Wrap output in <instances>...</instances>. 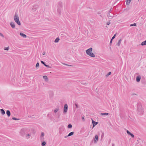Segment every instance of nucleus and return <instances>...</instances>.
Wrapping results in <instances>:
<instances>
[{
	"instance_id": "7",
	"label": "nucleus",
	"mask_w": 146,
	"mask_h": 146,
	"mask_svg": "<svg viewBox=\"0 0 146 146\" xmlns=\"http://www.w3.org/2000/svg\"><path fill=\"white\" fill-rule=\"evenodd\" d=\"M98 136L97 135H95L94 139V142L95 143H97L98 141Z\"/></svg>"
},
{
	"instance_id": "16",
	"label": "nucleus",
	"mask_w": 146,
	"mask_h": 146,
	"mask_svg": "<svg viewBox=\"0 0 146 146\" xmlns=\"http://www.w3.org/2000/svg\"><path fill=\"white\" fill-rule=\"evenodd\" d=\"M43 78L46 81H47L48 80V79L46 76H43Z\"/></svg>"
},
{
	"instance_id": "35",
	"label": "nucleus",
	"mask_w": 146,
	"mask_h": 146,
	"mask_svg": "<svg viewBox=\"0 0 146 146\" xmlns=\"http://www.w3.org/2000/svg\"><path fill=\"white\" fill-rule=\"evenodd\" d=\"M104 133L103 132L102 133L101 135V138H102L104 137Z\"/></svg>"
},
{
	"instance_id": "44",
	"label": "nucleus",
	"mask_w": 146,
	"mask_h": 146,
	"mask_svg": "<svg viewBox=\"0 0 146 146\" xmlns=\"http://www.w3.org/2000/svg\"><path fill=\"white\" fill-rule=\"evenodd\" d=\"M111 139H109V141H108L109 143H110L111 142Z\"/></svg>"
},
{
	"instance_id": "3",
	"label": "nucleus",
	"mask_w": 146,
	"mask_h": 146,
	"mask_svg": "<svg viewBox=\"0 0 146 146\" xmlns=\"http://www.w3.org/2000/svg\"><path fill=\"white\" fill-rule=\"evenodd\" d=\"M62 4L61 2H60L58 3V5L57 12L59 14H61V10L62 8Z\"/></svg>"
},
{
	"instance_id": "21",
	"label": "nucleus",
	"mask_w": 146,
	"mask_h": 146,
	"mask_svg": "<svg viewBox=\"0 0 146 146\" xmlns=\"http://www.w3.org/2000/svg\"><path fill=\"white\" fill-rule=\"evenodd\" d=\"M100 115H109L108 113H100Z\"/></svg>"
},
{
	"instance_id": "18",
	"label": "nucleus",
	"mask_w": 146,
	"mask_h": 146,
	"mask_svg": "<svg viewBox=\"0 0 146 146\" xmlns=\"http://www.w3.org/2000/svg\"><path fill=\"white\" fill-rule=\"evenodd\" d=\"M121 41V39L119 40L118 41V43L117 44V45L118 46H119L120 45Z\"/></svg>"
},
{
	"instance_id": "31",
	"label": "nucleus",
	"mask_w": 146,
	"mask_h": 146,
	"mask_svg": "<svg viewBox=\"0 0 146 146\" xmlns=\"http://www.w3.org/2000/svg\"><path fill=\"white\" fill-rule=\"evenodd\" d=\"M59 109L58 108H56L54 110V112L55 113H56L57 111Z\"/></svg>"
},
{
	"instance_id": "14",
	"label": "nucleus",
	"mask_w": 146,
	"mask_h": 146,
	"mask_svg": "<svg viewBox=\"0 0 146 146\" xmlns=\"http://www.w3.org/2000/svg\"><path fill=\"white\" fill-rule=\"evenodd\" d=\"M107 16L110 19H111L113 17V16L110 15V13L107 15Z\"/></svg>"
},
{
	"instance_id": "43",
	"label": "nucleus",
	"mask_w": 146,
	"mask_h": 146,
	"mask_svg": "<svg viewBox=\"0 0 146 146\" xmlns=\"http://www.w3.org/2000/svg\"><path fill=\"white\" fill-rule=\"evenodd\" d=\"M46 67H48V68H51V67L49 66V65H46L45 66Z\"/></svg>"
},
{
	"instance_id": "38",
	"label": "nucleus",
	"mask_w": 146,
	"mask_h": 146,
	"mask_svg": "<svg viewBox=\"0 0 146 146\" xmlns=\"http://www.w3.org/2000/svg\"><path fill=\"white\" fill-rule=\"evenodd\" d=\"M9 47H5L4 48V50H9Z\"/></svg>"
},
{
	"instance_id": "12",
	"label": "nucleus",
	"mask_w": 146,
	"mask_h": 146,
	"mask_svg": "<svg viewBox=\"0 0 146 146\" xmlns=\"http://www.w3.org/2000/svg\"><path fill=\"white\" fill-rule=\"evenodd\" d=\"M6 113L8 117H9L10 116L11 112L9 110H7L6 111Z\"/></svg>"
},
{
	"instance_id": "36",
	"label": "nucleus",
	"mask_w": 146,
	"mask_h": 146,
	"mask_svg": "<svg viewBox=\"0 0 146 146\" xmlns=\"http://www.w3.org/2000/svg\"><path fill=\"white\" fill-rule=\"evenodd\" d=\"M62 64H64V65H66V66H73L72 65H69L68 64H66L65 63H62Z\"/></svg>"
},
{
	"instance_id": "26",
	"label": "nucleus",
	"mask_w": 146,
	"mask_h": 146,
	"mask_svg": "<svg viewBox=\"0 0 146 146\" xmlns=\"http://www.w3.org/2000/svg\"><path fill=\"white\" fill-rule=\"evenodd\" d=\"M75 105L76 107V108H79L78 104L77 102H75Z\"/></svg>"
},
{
	"instance_id": "5",
	"label": "nucleus",
	"mask_w": 146,
	"mask_h": 146,
	"mask_svg": "<svg viewBox=\"0 0 146 146\" xmlns=\"http://www.w3.org/2000/svg\"><path fill=\"white\" fill-rule=\"evenodd\" d=\"M68 109V106L67 104L64 105V107L63 112L64 113H66L67 112Z\"/></svg>"
},
{
	"instance_id": "29",
	"label": "nucleus",
	"mask_w": 146,
	"mask_h": 146,
	"mask_svg": "<svg viewBox=\"0 0 146 146\" xmlns=\"http://www.w3.org/2000/svg\"><path fill=\"white\" fill-rule=\"evenodd\" d=\"M39 66V64L38 62H37L36 64V68H37V67H38Z\"/></svg>"
},
{
	"instance_id": "51",
	"label": "nucleus",
	"mask_w": 146,
	"mask_h": 146,
	"mask_svg": "<svg viewBox=\"0 0 146 146\" xmlns=\"http://www.w3.org/2000/svg\"><path fill=\"white\" fill-rule=\"evenodd\" d=\"M98 13V14L100 13Z\"/></svg>"
},
{
	"instance_id": "1",
	"label": "nucleus",
	"mask_w": 146,
	"mask_h": 146,
	"mask_svg": "<svg viewBox=\"0 0 146 146\" xmlns=\"http://www.w3.org/2000/svg\"><path fill=\"white\" fill-rule=\"evenodd\" d=\"M92 48L91 47L86 50V53L89 56L92 57H95V55L92 52Z\"/></svg>"
},
{
	"instance_id": "48",
	"label": "nucleus",
	"mask_w": 146,
	"mask_h": 146,
	"mask_svg": "<svg viewBox=\"0 0 146 146\" xmlns=\"http://www.w3.org/2000/svg\"><path fill=\"white\" fill-rule=\"evenodd\" d=\"M114 143L112 144V146H114Z\"/></svg>"
},
{
	"instance_id": "40",
	"label": "nucleus",
	"mask_w": 146,
	"mask_h": 146,
	"mask_svg": "<svg viewBox=\"0 0 146 146\" xmlns=\"http://www.w3.org/2000/svg\"><path fill=\"white\" fill-rule=\"evenodd\" d=\"M113 40H112L111 39V40H110V46L111 45V44L112 43Z\"/></svg>"
},
{
	"instance_id": "20",
	"label": "nucleus",
	"mask_w": 146,
	"mask_h": 146,
	"mask_svg": "<svg viewBox=\"0 0 146 146\" xmlns=\"http://www.w3.org/2000/svg\"><path fill=\"white\" fill-rule=\"evenodd\" d=\"M131 0H127L126 4L127 5H128L130 3Z\"/></svg>"
},
{
	"instance_id": "39",
	"label": "nucleus",
	"mask_w": 146,
	"mask_h": 146,
	"mask_svg": "<svg viewBox=\"0 0 146 146\" xmlns=\"http://www.w3.org/2000/svg\"><path fill=\"white\" fill-rule=\"evenodd\" d=\"M44 136V133L43 132H41V136L43 137Z\"/></svg>"
},
{
	"instance_id": "25",
	"label": "nucleus",
	"mask_w": 146,
	"mask_h": 146,
	"mask_svg": "<svg viewBox=\"0 0 146 146\" xmlns=\"http://www.w3.org/2000/svg\"><path fill=\"white\" fill-rule=\"evenodd\" d=\"M72 127V125L71 124H69L68 125V128H71Z\"/></svg>"
},
{
	"instance_id": "8",
	"label": "nucleus",
	"mask_w": 146,
	"mask_h": 146,
	"mask_svg": "<svg viewBox=\"0 0 146 146\" xmlns=\"http://www.w3.org/2000/svg\"><path fill=\"white\" fill-rule=\"evenodd\" d=\"M38 7V5H35L33 6L32 9L33 11H35Z\"/></svg>"
},
{
	"instance_id": "46",
	"label": "nucleus",
	"mask_w": 146,
	"mask_h": 146,
	"mask_svg": "<svg viewBox=\"0 0 146 146\" xmlns=\"http://www.w3.org/2000/svg\"><path fill=\"white\" fill-rule=\"evenodd\" d=\"M82 119L83 121H84V119L83 116L82 117Z\"/></svg>"
},
{
	"instance_id": "49",
	"label": "nucleus",
	"mask_w": 146,
	"mask_h": 146,
	"mask_svg": "<svg viewBox=\"0 0 146 146\" xmlns=\"http://www.w3.org/2000/svg\"><path fill=\"white\" fill-rule=\"evenodd\" d=\"M34 116V115H32V117H33Z\"/></svg>"
},
{
	"instance_id": "10",
	"label": "nucleus",
	"mask_w": 146,
	"mask_h": 146,
	"mask_svg": "<svg viewBox=\"0 0 146 146\" xmlns=\"http://www.w3.org/2000/svg\"><path fill=\"white\" fill-rule=\"evenodd\" d=\"M141 77L140 76H137L136 78V81L137 82H139L141 80Z\"/></svg>"
},
{
	"instance_id": "24",
	"label": "nucleus",
	"mask_w": 146,
	"mask_h": 146,
	"mask_svg": "<svg viewBox=\"0 0 146 146\" xmlns=\"http://www.w3.org/2000/svg\"><path fill=\"white\" fill-rule=\"evenodd\" d=\"M111 72H109L108 73V74H106L105 75V76L106 77H108L109 75H111Z\"/></svg>"
},
{
	"instance_id": "13",
	"label": "nucleus",
	"mask_w": 146,
	"mask_h": 146,
	"mask_svg": "<svg viewBox=\"0 0 146 146\" xmlns=\"http://www.w3.org/2000/svg\"><path fill=\"white\" fill-rule=\"evenodd\" d=\"M10 25L11 27L13 28H14L15 27V25L14 23L13 22H11L10 23Z\"/></svg>"
},
{
	"instance_id": "47",
	"label": "nucleus",
	"mask_w": 146,
	"mask_h": 146,
	"mask_svg": "<svg viewBox=\"0 0 146 146\" xmlns=\"http://www.w3.org/2000/svg\"><path fill=\"white\" fill-rule=\"evenodd\" d=\"M45 52H43V53H42V54H43V55H45Z\"/></svg>"
},
{
	"instance_id": "22",
	"label": "nucleus",
	"mask_w": 146,
	"mask_h": 146,
	"mask_svg": "<svg viewBox=\"0 0 146 146\" xmlns=\"http://www.w3.org/2000/svg\"><path fill=\"white\" fill-rule=\"evenodd\" d=\"M74 134V132H71L69 133V134H68V136H70L71 135H72Z\"/></svg>"
},
{
	"instance_id": "15",
	"label": "nucleus",
	"mask_w": 146,
	"mask_h": 146,
	"mask_svg": "<svg viewBox=\"0 0 146 146\" xmlns=\"http://www.w3.org/2000/svg\"><path fill=\"white\" fill-rule=\"evenodd\" d=\"M141 45L142 46L146 45V40L142 42L141 44Z\"/></svg>"
},
{
	"instance_id": "17",
	"label": "nucleus",
	"mask_w": 146,
	"mask_h": 146,
	"mask_svg": "<svg viewBox=\"0 0 146 146\" xmlns=\"http://www.w3.org/2000/svg\"><path fill=\"white\" fill-rule=\"evenodd\" d=\"M0 111L1 114L2 115H3L5 114V112L3 109H0Z\"/></svg>"
},
{
	"instance_id": "37",
	"label": "nucleus",
	"mask_w": 146,
	"mask_h": 146,
	"mask_svg": "<svg viewBox=\"0 0 146 146\" xmlns=\"http://www.w3.org/2000/svg\"><path fill=\"white\" fill-rule=\"evenodd\" d=\"M129 135H130L132 138H134V135H133V134H132V133H131Z\"/></svg>"
},
{
	"instance_id": "6",
	"label": "nucleus",
	"mask_w": 146,
	"mask_h": 146,
	"mask_svg": "<svg viewBox=\"0 0 146 146\" xmlns=\"http://www.w3.org/2000/svg\"><path fill=\"white\" fill-rule=\"evenodd\" d=\"M20 134L21 136L23 137H24L25 136V131L24 129H21L20 132Z\"/></svg>"
},
{
	"instance_id": "23",
	"label": "nucleus",
	"mask_w": 146,
	"mask_h": 146,
	"mask_svg": "<svg viewBox=\"0 0 146 146\" xmlns=\"http://www.w3.org/2000/svg\"><path fill=\"white\" fill-rule=\"evenodd\" d=\"M46 144V143L45 141H43L41 143V145L42 146H44Z\"/></svg>"
},
{
	"instance_id": "30",
	"label": "nucleus",
	"mask_w": 146,
	"mask_h": 146,
	"mask_svg": "<svg viewBox=\"0 0 146 146\" xmlns=\"http://www.w3.org/2000/svg\"><path fill=\"white\" fill-rule=\"evenodd\" d=\"M41 62L42 64H43L45 66L46 64L45 62L43 61H41Z\"/></svg>"
},
{
	"instance_id": "41",
	"label": "nucleus",
	"mask_w": 146,
	"mask_h": 146,
	"mask_svg": "<svg viewBox=\"0 0 146 146\" xmlns=\"http://www.w3.org/2000/svg\"><path fill=\"white\" fill-rule=\"evenodd\" d=\"M110 21H109V22H108L107 23V25H109L110 24Z\"/></svg>"
},
{
	"instance_id": "45",
	"label": "nucleus",
	"mask_w": 146,
	"mask_h": 146,
	"mask_svg": "<svg viewBox=\"0 0 146 146\" xmlns=\"http://www.w3.org/2000/svg\"><path fill=\"white\" fill-rule=\"evenodd\" d=\"M69 137L68 136V135H66V136H65L64 137L65 138H66L67 137Z\"/></svg>"
},
{
	"instance_id": "28",
	"label": "nucleus",
	"mask_w": 146,
	"mask_h": 146,
	"mask_svg": "<svg viewBox=\"0 0 146 146\" xmlns=\"http://www.w3.org/2000/svg\"><path fill=\"white\" fill-rule=\"evenodd\" d=\"M31 136V135L30 134H28L27 135H26V137H27V139L29 138Z\"/></svg>"
},
{
	"instance_id": "27",
	"label": "nucleus",
	"mask_w": 146,
	"mask_h": 146,
	"mask_svg": "<svg viewBox=\"0 0 146 146\" xmlns=\"http://www.w3.org/2000/svg\"><path fill=\"white\" fill-rule=\"evenodd\" d=\"M137 26V25L136 23H134L133 24H131L130 25V27H132V26Z\"/></svg>"
},
{
	"instance_id": "50",
	"label": "nucleus",
	"mask_w": 146,
	"mask_h": 146,
	"mask_svg": "<svg viewBox=\"0 0 146 146\" xmlns=\"http://www.w3.org/2000/svg\"><path fill=\"white\" fill-rule=\"evenodd\" d=\"M82 84H84V82H83V83H82Z\"/></svg>"
},
{
	"instance_id": "19",
	"label": "nucleus",
	"mask_w": 146,
	"mask_h": 146,
	"mask_svg": "<svg viewBox=\"0 0 146 146\" xmlns=\"http://www.w3.org/2000/svg\"><path fill=\"white\" fill-rule=\"evenodd\" d=\"M60 40V39L58 37L55 40L54 42L55 43L58 42Z\"/></svg>"
},
{
	"instance_id": "42",
	"label": "nucleus",
	"mask_w": 146,
	"mask_h": 146,
	"mask_svg": "<svg viewBox=\"0 0 146 146\" xmlns=\"http://www.w3.org/2000/svg\"><path fill=\"white\" fill-rule=\"evenodd\" d=\"M0 35L3 37H4V35L1 33H0Z\"/></svg>"
},
{
	"instance_id": "4",
	"label": "nucleus",
	"mask_w": 146,
	"mask_h": 146,
	"mask_svg": "<svg viewBox=\"0 0 146 146\" xmlns=\"http://www.w3.org/2000/svg\"><path fill=\"white\" fill-rule=\"evenodd\" d=\"M137 110L140 114L143 113L144 112L143 109L141 106H139L137 108Z\"/></svg>"
},
{
	"instance_id": "34",
	"label": "nucleus",
	"mask_w": 146,
	"mask_h": 146,
	"mask_svg": "<svg viewBox=\"0 0 146 146\" xmlns=\"http://www.w3.org/2000/svg\"><path fill=\"white\" fill-rule=\"evenodd\" d=\"M116 36V34H115L111 38V39L113 40V39L115 37V36Z\"/></svg>"
},
{
	"instance_id": "32",
	"label": "nucleus",
	"mask_w": 146,
	"mask_h": 146,
	"mask_svg": "<svg viewBox=\"0 0 146 146\" xmlns=\"http://www.w3.org/2000/svg\"><path fill=\"white\" fill-rule=\"evenodd\" d=\"M12 119L15 120H19V119H17L15 117H13Z\"/></svg>"
},
{
	"instance_id": "11",
	"label": "nucleus",
	"mask_w": 146,
	"mask_h": 146,
	"mask_svg": "<svg viewBox=\"0 0 146 146\" xmlns=\"http://www.w3.org/2000/svg\"><path fill=\"white\" fill-rule=\"evenodd\" d=\"M20 35L23 38H26L27 36V35H26L21 33H20Z\"/></svg>"
},
{
	"instance_id": "2",
	"label": "nucleus",
	"mask_w": 146,
	"mask_h": 146,
	"mask_svg": "<svg viewBox=\"0 0 146 146\" xmlns=\"http://www.w3.org/2000/svg\"><path fill=\"white\" fill-rule=\"evenodd\" d=\"M14 19L15 22L18 25H20L21 23L19 20V18L18 17L17 14L16 13H15L14 17Z\"/></svg>"
},
{
	"instance_id": "9",
	"label": "nucleus",
	"mask_w": 146,
	"mask_h": 146,
	"mask_svg": "<svg viewBox=\"0 0 146 146\" xmlns=\"http://www.w3.org/2000/svg\"><path fill=\"white\" fill-rule=\"evenodd\" d=\"M92 123L93 124V127H94L96 125H97L98 123V122H96L94 121L92 119Z\"/></svg>"
},
{
	"instance_id": "33",
	"label": "nucleus",
	"mask_w": 146,
	"mask_h": 146,
	"mask_svg": "<svg viewBox=\"0 0 146 146\" xmlns=\"http://www.w3.org/2000/svg\"><path fill=\"white\" fill-rule=\"evenodd\" d=\"M126 132L129 135L131 133L128 130H127V131H126Z\"/></svg>"
}]
</instances>
